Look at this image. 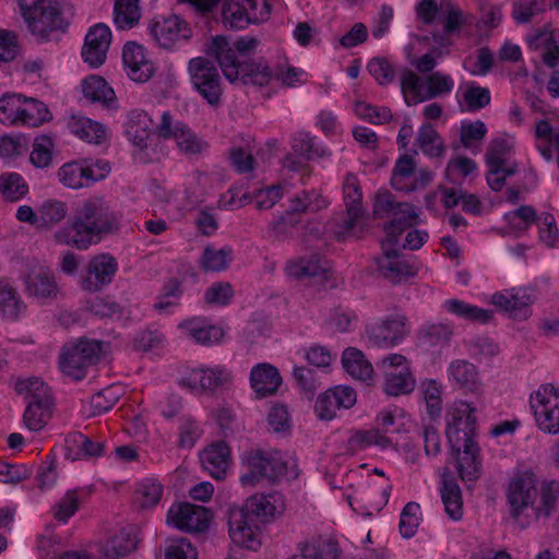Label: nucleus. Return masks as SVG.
Wrapping results in <instances>:
<instances>
[{
  "mask_svg": "<svg viewBox=\"0 0 559 559\" xmlns=\"http://www.w3.org/2000/svg\"><path fill=\"white\" fill-rule=\"evenodd\" d=\"M120 217L104 197L94 195L84 200L70 219V229L55 234L56 242L87 250L98 243L104 236L118 231Z\"/></svg>",
  "mask_w": 559,
  "mask_h": 559,
  "instance_id": "obj_1",
  "label": "nucleus"
},
{
  "mask_svg": "<svg viewBox=\"0 0 559 559\" xmlns=\"http://www.w3.org/2000/svg\"><path fill=\"white\" fill-rule=\"evenodd\" d=\"M537 479L532 472L516 474L509 484L508 501L511 515L521 528L527 527L540 516L548 518L554 512L559 496V484L551 481L540 489V504L535 506L538 496Z\"/></svg>",
  "mask_w": 559,
  "mask_h": 559,
  "instance_id": "obj_2",
  "label": "nucleus"
},
{
  "mask_svg": "<svg viewBox=\"0 0 559 559\" xmlns=\"http://www.w3.org/2000/svg\"><path fill=\"white\" fill-rule=\"evenodd\" d=\"M205 53L216 60L230 83L264 87L274 76L272 68L262 58L240 61L225 36H215L206 43Z\"/></svg>",
  "mask_w": 559,
  "mask_h": 559,
  "instance_id": "obj_3",
  "label": "nucleus"
},
{
  "mask_svg": "<svg viewBox=\"0 0 559 559\" xmlns=\"http://www.w3.org/2000/svg\"><path fill=\"white\" fill-rule=\"evenodd\" d=\"M270 498L272 496L253 495L242 508L230 511L229 535L236 545L249 550L260 548V525L267 522L276 510Z\"/></svg>",
  "mask_w": 559,
  "mask_h": 559,
  "instance_id": "obj_4",
  "label": "nucleus"
},
{
  "mask_svg": "<svg viewBox=\"0 0 559 559\" xmlns=\"http://www.w3.org/2000/svg\"><path fill=\"white\" fill-rule=\"evenodd\" d=\"M19 4L32 34L39 40H50L53 32H64L69 25L57 1L19 0Z\"/></svg>",
  "mask_w": 559,
  "mask_h": 559,
  "instance_id": "obj_5",
  "label": "nucleus"
},
{
  "mask_svg": "<svg viewBox=\"0 0 559 559\" xmlns=\"http://www.w3.org/2000/svg\"><path fill=\"white\" fill-rule=\"evenodd\" d=\"M246 472L240 480L245 486H253L262 479L274 481L287 474V463L277 450L253 449L243 457Z\"/></svg>",
  "mask_w": 559,
  "mask_h": 559,
  "instance_id": "obj_6",
  "label": "nucleus"
},
{
  "mask_svg": "<svg viewBox=\"0 0 559 559\" xmlns=\"http://www.w3.org/2000/svg\"><path fill=\"white\" fill-rule=\"evenodd\" d=\"M102 347V342L84 338L76 344L63 346L59 359L60 370L75 381L82 380L86 370L99 359Z\"/></svg>",
  "mask_w": 559,
  "mask_h": 559,
  "instance_id": "obj_7",
  "label": "nucleus"
},
{
  "mask_svg": "<svg viewBox=\"0 0 559 559\" xmlns=\"http://www.w3.org/2000/svg\"><path fill=\"white\" fill-rule=\"evenodd\" d=\"M530 405L537 428L547 435H559V386L540 385L531 394Z\"/></svg>",
  "mask_w": 559,
  "mask_h": 559,
  "instance_id": "obj_8",
  "label": "nucleus"
},
{
  "mask_svg": "<svg viewBox=\"0 0 559 559\" xmlns=\"http://www.w3.org/2000/svg\"><path fill=\"white\" fill-rule=\"evenodd\" d=\"M191 83L198 93L211 105L222 100V79L214 62L206 57L192 58L188 63Z\"/></svg>",
  "mask_w": 559,
  "mask_h": 559,
  "instance_id": "obj_9",
  "label": "nucleus"
},
{
  "mask_svg": "<svg viewBox=\"0 0 559 559\" xmlns=\"http://www.w3.org/2000/svg\"><path fill=\"white\" fill-rule=\"evenodd\" d=\"M475 408L471 404L460 401L448 414L447 438L451 450L460 452L462 442H466L475 437L476 418Z\"/></svg>",
  "mask_w": 559,
  "mask_h": 559,
  "instance_id": "obj_10",
  "label": "nucleus"
},
{
  "mask_svg": "<svg viewBox=\"0 0 559 559\" xmlns=\"http://www.w3.org/2000/svg\"><path fill=\"white\" fill-rule=\"evenodd\" d=\"M150 33L164 49H171L177 43L187 41L192 37L190 25L175 14L155 19L150 25Z\"/></svg>",
  "mask_w": 559,
  "mask_h": 559,
  "instance_id": "obj_11",
  "label": "nucleus"
},
{
  "mask_svg": "<svg viewBox=\"0 0 559 559\" xmlns=\"http://www.w3.org/2000/svg\"><path fill=\"white\" fill-rule=\"evenodd\" d=\"M407 334V318L393 316L381 323L368 325L366 335L370 345L376 347H393Z\"/></svg>",
  "mask_w": 559,
  "mask_h": 559,
  "instance_id": "obj_12",
  "label": "nucleus"
},
{
  "mask_svg": "<svg viewBox=\"0 0 559 559\" xmlns=\"http://www.w3.org/2000/svg\"><path fill=\"white\" fill-rule=\"evenodd\" d=\"M118 271L117 260L109 253L93 257L88 263L86 275L81 281V287L90 293H96L110 284Z\"/></svg>",
  "mask_w": 559,
  "mask_h": 559,
  "instance_id": "obj_13",
  "label": "nucleus"
},
{
  "mask_svg": "<svg viewBox=\"0 0 559 559\" xmlns=\"http://www.w3.org/2000/svg\"><path fill=\"white\" fill-rule=\"evenodd\" d=\"M24 412L23 420L32 431L41 430L52 416L53 399L51 389L46 384L31 397Z\"/></svg>",
  "mask_w": 559,
  "mask_h": 559,
  "instance_id": "obj_14",
  "label": "nucleus"
},
{
  "mask_svg": "<svg viewBox=\"0 0 559 559\" xmlns=\"http://www.w3.org/2000/svg\"><path fill=\"white\" fill-rule=\"evenodd\" d=\"M110 41L111 32L106 24L98 23L92 26L85 36L82 48L84 62L88 63L92 68L102 66L106 60Z\"/></svg>",
  "mask_w": 559,
  "mask_h": 559,
  "instance_id": "obj_15",
  "label": "nucleus"
},
{
  "mask_svg": "<svg viewBox=\"0 0 559 559\" xmlns=\"http://www.w3.org/2000/svg\"><path fill=\"white\" fill-rule=\"evenodd\" d=\"M210 520V510L191 503H181L168 512V521L186 532H203L209 527Z\"/></svg>",
  "mask_w": 559,
  "mask_h": 559,
  "instance_id": "obj_16",
  "label": "nucleus"
},
{
  "mask_svg": "<svg viewBox=\"0 0 559 559\" xmlns=\"http://www.w3.org/2000/svg\"><path fill=\"white\" fill-rule=\"evenodd\" d=\"M383 255L376 259L381 275L393 284L416 274L413 265L401 259L400 250L382 243Z\"/></svg>",
  "mask_w": 559,
  "mask_h": 559,
  "instance_id": "obj_17",
  "label": "nucleus"
},
{
  "mask_svg": "<svg viewBox=\"0 0 559 559\" xmlns=\"http://www.w3.org/2000/svg\"><path fill=\"white\" fill-rule=\"evenodd\" d=\"M230 380V373L224 368H198L189 372L182 384L191 390L213 393Z\"/></svg>",
  "mask_w": 559,
  "mask_h": 559,
  "instance_id": "obj_18",
  "label": "nucleus"
},
{
  "mask_svg": "<svg viewBox=\"0 0 559 559\" xmlns=\"http://www.w3.org/2000/svg\"><path fill=\"white\" fill-rule=\"evenodd\" d=\"M122 59L131 80L143 83L152 78L154 66L146 59L142 46L135 43H127L123 47Z\"/></svg>",
  "mask_w": 559,
  "mask_h": 559,
  "instance_id": "obj_19",
  "label": "nucleus"
},
{
  "mask_svg": "<svg viewBox=\"0 0 559 559\" xmlns=\"http://www.w3.org/2000/svg\"><path fill=\"white\" fill-rule=\"evenodd\" d=\"M250 384L258 399L274 395L282 384V377L271 364H259L251 369Z\"/></svg>",
  "mask_w": 559,
  "mask_h": 559,
  "instance_id": "obj_20",
  "label": "nucleus"
},
{
  "mask_svg": "<svg viewBox=\"0 0 559 559\" xmlns=\"http://www.w3.org/2000/svg\"><path fill=\"white\" fill-rule=\"evenodd\" d=\"M534 302L528 294L520 292L496 293L492 296V304L515 320H526L531 317V305Z\"/></svg>",
  "mask_w": 559,
  "mask_h": 559,
  "instance_id": "obj_21",
  "label": "nucleus"
},
{
  "mask_svg": "<svg viewBox=\"0 0 559 559\" xmlns=\"http://www.w3.org/2000/svg\"><path fill=\"white\" fill-rule=\"evenodd\" d=\"M479 447L474 439L462 442L460 452L452 451L456 455L457 472L463 481H475L480 477L481 461Z\"/></svg>",
  "mask_w": 559,
  "mask_h": 559,
  "instance_id": "obj_22",
  "label": "nucleus"
},
{
  "mask_svg": "<svg viewBox=\"0 0 559 559\" xmlns=\"http://www.w3.org/2000/svg\"><path fill=\"white\" fill-rule=\"evenodd\" d=\"M152 130V119L140 109L129 111L124 124V134L128 140L139 150L143 151L148 145Z\"/></svg>",
  "mask_w": 559,
  "mask_h": 559,
  "instance_id": "obj_23",
  "label": "nucleus"
},
{
  "mask_svg": "<svg viewBox=\"0 0 559 559\" xmlns=\"http://www.w3.org/2000/svg\"><path fill=\"white\" fill-rule=\"evenodd\" d=\"M528 46L533 50H542V61L550 69H556L559 64V44L554 32L548 27L536 29L528 38Z\"/></svg>",
  "mask_w": 559,
  "mask_h": 559,
  "instance_id": "obj_24",
  "label": "nucleus"
},
{
  "mask_svg": "<svg viewBox=\"0 0 559 559\" xmlns=\"http://www.w3.org/2000/svg\"><path fill=\"white\" fill-rule=\"evenodd\" d=\"M343 189L347 212V219L344 221L343 227L345 230H352L362 215V193L358 179L354 174L346 175Z\"/></svg>",
  "mask_w": 559,
  "mask_h": 559,
  "instance_id": "obj_25",
  "label": "nucleus"
},
{
  "mask_svg": "<svg viewBox=\"0 0 559 559\" xmlns=\"http://www.w3.org/2000/svg\"><path fill=\"white\" fill-rule=\"evenodd\" d=\"M342 366L354 379L360 380L368 385L373 381V367L365 354L356 348L348 347L343 352Z\"/></svg>",
  "mask_w": 559,
  "mask_h": 559,
  "instance_id": "obj_26",
  "label": "nucleus"
},
{
  "mask_svg": "<svg viewBox=\"0 0 559 559\" xmlns=\"http://www.w3.org/2000/svg\"><path fill=\"white\" fill-rule=\"evenodd\" d=\"M26 290L31 296L40 300H53L60 289L53 274L49 270H39L29 274L25 281Z\"/></svg>",
  "mask_w": 559,
  "mask_h": 559,
  "instance_id": "obj_27",
  "label": "nucleus"
},
{
  "mask_svg": "<svg viewBox=\"0 0 559 559\" xmlns=\"http://www.w3.org/2000/svg\"><path fill=\"white\" fill-rule=\"evenodd\" d=\"M25 309L26 305L13 284L7 278H0V318L15 321Z\"/></svg>",
  "mask_w": 559,
  "mask_h": 559,
  "instance_id": "obj_28",
  "label": "nucleus"
},
{
  "mask_svg": "<svg viewBox=\"0 0 559 559\" xmlns=\"http://www.w3.org/2000/svg\"><path fill=\"white\" fill-rule=\"evenodd\" d=\"M450 380L462 390L477 392L481 382L476 367L467 360L457 359L449 366Z\"/></svg>",
  "mask_w": 559,
  "mask_h": 559,
  "instance_id": "obj_29",
  "label": "nucleus"
},
{
  "mask_svg": "<svg viewBox=\"0 0 559 559\" xmlns=\"http://www.w3.org/2000/svg\"><path fill=\"white\" fill-rule=\"evenodd\" d=\"M70 131L88 143L100 144L106 140V127L84 116H71L68 120Z\"/></svg>",
  "mask_w": 559,
  "mask_h": 559,
  "instance_id": "obj_30",
  "label": "nucleus"
},
{
  "mask_svg": "<svg viewBox=\"0 0 559 559\" xmlns=\"http://www.w3.org/2000/svg\"><path fill=\"white\" fill-rule=\"evenodd\" d=\"M229 447L226 442L221 441L212 444L201 454L203 466L216 479L224 477L228 466Z\"/></svg>",
  "mask_w": 559,
  "mask_h": 559,
  "instance_id": "obj_31",
  "label": "nucleus"
},
{
  "mask_svg": "<svg viewBox=\"0 0 559 559\" xmlns=\"http://www.w3.org/2000/svg\"><path fill=\"white\" fill-rule=\"evenodd\" d=\"M82 92L92 102L102 103L108 108L116 107L117 98L114 90L104 78L90 75L82 81Z\"/></svg>",
  "mask_w": 559,
  "mask_h": 559,
  "instance_id": "obj_32",
  "label": "nucleus"
},
{
  "mask_svg": "<svg viewBox=\"0 0 559 559\" xmlns=\"http://www.w3.org/2000/svg\"><path fill=\"white\" fill-rule=\"evenodd\" d=\"M180 329L201 345L218 343L224 336V332L219 326L207 324L201 319L188 320L180 324Z\"/></svg>",
  "mask_w": 559,
  "mask_h": 559,
  "instance_id": "obj_33",
  "label": "nucleus"
},
{
  "mask_svg": "<svg viewBox=\"0 0 559 559\" xmlns=\"http://www.w3.org/2000/svg\"><path fill=\"white\" fill-rule=\"evenodd\" d=\"M440 493L447 514L452 520H460L463 515V501L461 488L456 480L445 474L442 475Z\"/></svg>",
  "mask_w": 559,
  "mask_h": 559,
  "instance_id": "obj_34",
  "label": "nucleus"
},
{
  "mask_svg": "<svg viewBox=\"0 0 559 559\" xmlns=\"http://www.w3.org/2000/svg\"><path fill=\"white\" fill-rule=\"evenodd\" d=\"M415 389V379L408 367L384 370V392L391 396L408 394Z\"/></svg>",
  "mask_w": 559,
  "mask_h": 559,
  "instance_id": "obj_35",
  "label": "nucleus"
},
{
  "mask_svg": "<svg viewBox=\"0 0 559 559\" xmlns=\"http://www.w3.org/2000/svg\"><path fill=\"white\" fill-rule=\"evenodd\" d=\"M341 549L333 539H319L299 546V554L292 559H338Z\"/></svg>",
  "mask_w": 559,
  "mask_h": 559,
  "instance_id": "obj_36",
  "label": "nucleus"
},
{
  "mask_svg": "<svg viewBox=\"0 0 559 559\" xmlns=\"http://www.w3.org/2000/svg\"><path fill=\"white\" fill-rule=\"evenodd\" d=\"M444 308L450 313L475 323L485 324L492 318L491 310L483 309L455 298L447 300Z\"/></svg>",
  "mask_w": 559,
  "mask_h": 559,
  "instance_id": "obj_37",
  "label": "nucleus"
},
{
  "mask_svg": "<svg viewBox=\"0 0 559 559\" xmlns=\"http://www.w3.org/2000/svg\"><path fill=\"white\" fill-rule=\"evenodd\" d=\"M535 138L539 141L537 150L546 160H552V147L559 154V131L554 130L549 120L542 119L536 122Z\"/></svg>",
  "mask_w": 559,
  "mask_h": 559,
  "instance_id": "obj_38",
  "label": "nucleus"
},
{
  "mask_svg": "<svg viewBox=\"0 0 559 559\" xmlns=\"http://www.w3.org/2000/svg\"><path fill=\"white\" fill-rule=\"evenodd\" d=\"M60 182L71 189L90 187V180L83 158L64 164L58 170Z\"/></svg>",
  "mask_w": 559,
  "mask_h": 559,
  "instance_id": "obj_39",
  "label": "nucleus"
},
{
  "mask_svg": "<svg viewBox=\"0 0 559 559\" xmlns=\"http://www.w3.org/2000/svg\"><path fill=\"white\" fill-rule=\"evenodd\" d=\"M372 444L388 448L391 441L379 429L355 430L347 440V450L354 454Z\"/></svg>",
  "mask_w": 559,
  "mask_h": 559,
  "instance_id": "obj_40",
  "label": "nucleus"
},
{
  "mask_svg": "<svg viewBox=\"0 0 559 559\" xmlns=\"http://www.w3.org/2000/svg\"><path fill=\"white\" fill-rule=\"evenodd\" d=\"M326 263L320 255L312 254L309 258L289 262L287 271L290 276L296 278L316 277L325 273Z\"/></svg>",
  "mask_w": 559,
  "mask_h": 559,
  "instance_id": "obj_41",
  "label": "nucleus"
},
{
  "mask_svg": "<svg viewBox=\"0 0 559 559\" xmlns=\"http://www.w3.org/2000/svg\"><path fill=\"white\" fill-rule=\"evenodd\" d=\"M140 0H116L114 7V22L119 29L134 27L141 17Z\"/></svg>",
  "mask_w": 559,
  "mask_h": 559,
  "instance_id": "obj_42",
  "label": "nucleus"
},
{
  "mask_svg": "<svg viewBox=\"0 0 559 559\" xmlns=\"http://www.w3.org/2000/svg\"><path fill=\"white\" fill-rule=\"evenodd\" d=\"M68 214L66 202L49 199L38 207V228H51L59 224Z\"/></svg>",
  "mask_w": 559,
  "mask_h": 559,
  "instance_id": "obj_43",
  "label": "nucleus"
},
{
  "mask_svg": "<svg viewBox=\"0 0 559 559\" xmlns=\"http://www.w3.org/2000/svg\"><path fill=\"white\" fill-rule=\"evenodd\" d=\"M416 165L412 156L405 154L401 156L394 166L391 186L397 191L409 192L411 181L414 177Z\"/></svg>",
  "mask_w": 559,
  "mask_h": 559,
  "instance_id": "obj_44",
  "label": "nucleus"
},
{
  "mask_svg": "<svg viewBox=\"0 0 559 559\" xmlns=\"http://www.w3.org/2000/svg\"><path fill=\"white\" fill-rule=\"evenodd\" d=\"M416 144L424 154L430 157H440L444 154L445 147L440 140L438 132L430 123H424L416 138Z\"/></svg>",
  "mask_w": 559,
  "mask_h": 559,
  "instance_id": "obj_45",
  "label": "nucleus"
},
{
  "mask_svg": "<svg viewBox=\"0 0 559 559\" xmlns=\"http://www.w3.org/2000/svg\"><path fill=\"white\" fill-rule=\"evenodd\" d=\"M32 109L33 108H25V106H23V100L19 95L7 94L0 98V111L2 114L0 120L3 122H24V117L31 116L29 112H32Z\"/></svg>",
  "mask_w": 559,
  "mask_h": 559,
  "instance_id": "obj_46",
  "label": "nucleus"
},
{
  "mask_svg": "<svg viewBox=\"0 0 559 559\" xmlns=\"http://www.w3.org/2000/svg\"><path fill=\"white\" fill-rule=\"evenodd\" d=\"M0 191L5 200L15 202L28 192V186L17 173L2 174L0 176Z\"/></svg>",
  "mask_w": 559,
  "mask_h": 559,
  "instance_id": "obj_47",
  "label": "nucleus"
},
{
  "mask_svg": "<svg viewBox=\"0 0 559 559\" xmlns=\"http://www.w3.org/2000/svg\"><path fill=\"white\" fill-rule=\"evenodd\" d=\"M223 20L225 25L238 29H241L248 24L253 23L245 10L243 2L240 0H226L224 2Z\"/></svg>",
  "mask_w": 559,
  "mask_h": 559,
  "instance_id": "obj_48",
  "label": "nucleus"
},
{
  "mask_svg": "<svg viewBox=\"0 0 559 559\" xmlns=\"http://www.w3.org/2000/svg\"><path fill=\"white\" fill-rule=\"evenodd\" d=\"M174 140L176 141L177 147L180 152L188 156H198L207 147V143L200 139L187 126L179 129V132L176 134Z\"/></svg>",
  "mask_w": 559,
  "mask_h": 559,
  "instance_id": "obj_49",
  "label": "nucleus"
},
{
  "mask_svg": "<svg viewBox=\"0 0 559 559\" xmlns=\"http://www.w3.org/2000/svg\"><path fill=\"white\" fill-rule=\"evenodd\" d=\"M135 549V542L131 535L121 531L111 537L105 545L104 555L108 559H118L124 557Z\"/></svg>",
  "mask_w": 559,
  "mask_h": 559,
  "instance_id": "obj_50",
  "label": "nucleus"
},
{
  "mask_svg": "<svg viewBox=\"0 0 559 559\" xmlns=\"http://www.w3.org/2000/svg\"><path fill=\"white\" fill-rule=\"evenodd\" d=\"M440 8L444 13L443 29L445 34H453L467 23L466 15L452 0H442Z\"/></svg>",
  "mask_w": 559,
  "mask_h": 559,
  "instance_id": "obj_51",
  "label": "nucleus"
},
{
  "mask_svg": "<svg viewBox=\"0 0 559 559\" xmlns=\"http://www.w3.org/2000/svg\"><path fill=\"white\" fill-rule=\"evenodd\" d=\"M293 151L307 160L321 158L326 155L324 148L314 143V139L307 132H298L293 139Z\"/></svg>",
  "mask_w": 559,
  "mask_h": 559,
  "instance_id": "obj_52",
  "label": "nucleus"
},
{
  "mask_svg": "<svg viewBox=\"0 0 559 559\" xmlns=\"http://www.w3.org/2000/svg\"><path fill=\"white\" fill-rule=\"evenodd\" d=\"M53 143L50 136L40 135L35 138L33 151L29 156L31 163L37 168H46L52 160Z\"/></svg>",
  "mask_w": 559,
  "mask_h": 559,
  "instance_id": "obj_53",
  "label": "nucleus"
},
{
  "mask_svg": "<svg viewBox=\"0 0 559 559\" xmlns=\"http://www.w3.org/2000/svg\"><path fill=\"white\" fill-rule=\"evenodd\" d=\"M428 94L416 102H424L426 99L435 98L438 95L448 94L452 91L454 83L450 75L440 72H433L427 76Z\"/></svg>",
  "mask_w": 559,
  "mask_h": 559,
  "instance_id": "obj_54",
  "label": "nucleus"
},
{
  "mask_svg": "<svg viewBox=\"0 0 559 559\" xmlns=\"http://www.w3.org/2000/svg\"><path fill=\"white\" fill-rule=\"evenodd\" d=\"M231 254L230 248L216 250L206 247L201 258L202 267L206 271L218 272L227 267V259Z\"/></svg>",
  "mask_w": 559,
  "mask_h": 559,
  "instance_id": "obj_55",
  "label": "nucleus"
},
{
  "mask_svg": "<svg viewBox=\"0 0 559 559\" xmlns=\"http://www.w3.org/2000/svg\"><path fill=\"white\" fill-rule=\"evenodd\" d=\"M487 128L480 120L473 122H462L460 130V141L463 147L473 150L475 142H481L486 136Z\"/></svg>",
  "mask_w": 559,
  "mask_h": 559,
  "instance_id": "obj_56",
  "label": "nucleus"
},
{
  "mask_svg": "<svg viewBox=\"0 0 559 559\" xmlns=\"http://www.w3.org/2000/svg\"><path fill=\"white\" fill-rule=\"evenodd\" d=\"M512 151V145L502 138L491 140L485 154V160L488 167H498L507 160Z\"/></svg>",
  "mask_w": 559,
  "mask_h": 559,
  "instance_id": "obj_57",
  "label": "nucleus"
},
{
  "mask_svg": "<svg viewBox=\"0 0 559 559\" xmlns=\"http://www.w3.org/2000/svg\"><path fill=\"white\" fill-rule=\"evenodd\" d=\"M453 334V330L445 323H433L421 329V338L431 346L447 344Z\"/></svg>",
  "mask_w": 559,
  "mask_h": 559,
  "instance_id": "obj_58",
  "label": "nucleus"
},
{
  "mask_svg": "<svg viewBox=\"0 0 559 559\" xmlns=\"http://www.w3.org/2000/svg\"><path fill=\"white\" fill-rule=\"evenodd\" d=\"M544 10V0H518L513 3L512 16L518 23L523 24Z\"/></svg>",
  "mask_w": 559,
  "mask_h": 559,
  "instance_id": "obj_59",
  "label": "nucleus"
},
{
  "mask_svg": "<svg viewBox=\"0 0 559 559\" xmlns=\"http://www.w3.org/2000/svg\"><path fill=\"white\" fill-rule=\"evenodd\" d=\"M367 70L370 75L383 86L392 83L395 79V71L385 58H372L368 62Z\"/></svg>",
  "mask_w": 559,
  "mask_h": 559,
  "instance_id": "obj_60",
  "label": "nucleus"
},
{
  "mask_svg": "<svg viewBox=\"0 0 559 559\" xmlns=\"http://www.w3.org/2000/svg\"><path fill=\"white\" fill-rule=\"evenodd\" d=\"M136 495L142 508L156 506L163 495V486L154 479H145L136 489Z\"/></svg>",
  "mask_w": 559,
  "mask_h": 559,
  "instance_id": "obj_61",
  "label": "nucleus"
},
{
  "mask_svg": "<svg viewBox=\"0 0 559 559\" xmlns=\"http://www.w3.org/2000/svg\"><path fill=\"white\" fill-rule=\"evenodd\" d=\"M419 504L416 502H408L402 513L400 520V532L403 537L411 538L415 535L419 525Z\"/></svg>",
  "mask_w": 559,
  "mask_h": 559,
  "instance_id": "obj_62",
  "label": "nucleus"
},
{
  "mask_svg": "<svg viewBox=\"0 0 559 559\" xmlns=\"http://www.w3.org/2000/svg\"><path fill=\"white\" fill-rule=\"evenodd\" d=\"M299 221L289 213H285L269 226V234L278 241H284L293 236V230L297 227Z\"/></svg>",
  "mask_w": 559,
  "mask_h": 559,
  "instance_id": "obj_63",
  "label": "nucleus"
},
{
  "mask_svg": "<svg viewBox=\"0 0 559 559\" xmlns=\"http://www.w3.org/2000/svg\"><path fill=\"white\" fill-rule=\"evenodd\" d=\"M166 559H197L198 554L192 544L185 537L171 539L165 550Z\"/></svg>",
  "mask_w": 559,
  "mask_h": 559,
  "instance_id": "obj_64",
  "label": "nucleus"
}]
</instances>
